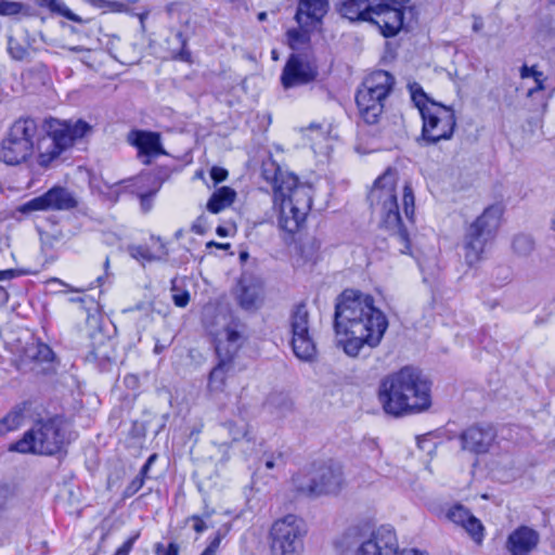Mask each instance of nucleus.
Masks as SVG:
<instances>
[{"mask_svg": "<svg viewBox=\"0 0 555 555\" xmlns=\"http://www.w3.org/2000/svg\"><path fill=\"white\" fill-rule=\"evenodd\" d=\"M385 313L375 307L373 296L357 289H345L336 298L334 328L338 345L349 357H358L365 348L380 345L388 328Z\"/></svg>", "mask_w": 555, "mask_h": 555, "instance_id": "f257e3e1", "label": "nucleus"}, {"mask_svg": "<svg viewBox=\"0 0 555 555\" xmlns=\"http://www.w3.org/2000/svg\"><path fill=\"white\" fill-rule=\"evenodd\" d=\"M378 399L387 414L402 416L430 406V385L416 369L405 366L385 377Z\"/></svg>", "mask_w": 555, "mask_h": 555, "instance_id": "f03ea898", "label": "nucleus"}, {"mask_svg": "<svg viewBox=\"0 0 555 555\" xmlns=\"http://www.w3.org/2000/svg\"><path fill=\"white\" fill-rule=\"evenodd\" d=\"M72 431L66 417L55 414L34 422L23 437L9 447V451L54 455L65 450L72 441Z\"/></svg>", "mask_w": 555, "mask_h": 555, "instance_id": "7ed1b4c3", "label": "nucleus"}, {"mask_svg": "<svg viewBox=\"0 0 555 555\" xmlns=\"http://www.w3.org/2000/svg\"><path fill=\"white\" fill-rule=\"evenodd\" d=\"M395 186L396 170L388 168L375 180L374 186L369 194V201L373 208L379 210L382 224L391 231V236L402 245L400 251L408 254L410 250V238L402 223Z\"/></svg>", "mask_w": 555, "mask_h": 555, "instance_id": "20e7f679", "label": "nucleus"}, {"mask_svg": "<svg viewBox=\"0 0 555 555\" xmlns=\"http://www.w3.org/2000/svg\"><path fill=\"white\" fill-rule=\"evenodd\" d=\"M244 331L245 325L237 318L230 317L223 328L216 334L215 349L218 363L208 377L209 391H223L228 375L233 369V360L245 343Z\"/></svg>", "mask_w": 555, "mask_h": 555, "instance_id": "39448f33", "label": "nucleus"}, {"mask_svg": "<svg viewBox=\"0 0 555 555\" xmlns=\"http://www.w3.org/2000/svg\"><path fill=\"white\" fill-rule=\"evenodd\" d=\"M42 127L47 138L37 140L41 165H48L57 158L63 152L72 147L78 139H82L91 131V126L81 119L73 121L48 118Z\"/></svg>", "mask_w": 555, "mask_h": 555, "instance_id": "423d86ee", "label": "nucleus"}, {"mask_svg": "<svg viewBox=\"0 0 555 555\" xmlns=\"http://www.w3.org/2000/svg\"><path fill=\"white\" fill-rule=\"evenodd\" d=\"M504 214V205H489L465 230L463 250L465 262L473 267L482 259L486 246L491 243L499 231Z\"/></svg>", "mask_w": 555, "mask_h": 555, "instance_id": "0eeeda50", "label": "nucleus"}, {"mask_svg": "<svg viewBox=\"0 0 555 555\" xmlns=\"http://www.w3.org/2000/svg\"><path fill=\"white\" fill-rule=\"evenodd\" d=\"M395 86V77L386 70L370 74L356 93L359 114L367 125H376L382 117L385 101Z\"/></svg>", "mask_w": 555, "mask_h": 555, "instance_id": "6e6552de", "label": "nucleus"}, {"mask_svg": "<svg viewBox=\"0 0 555 555\" xmlns=\"http://www.w3.org/2000/svg\"><path fill=\"white\" fill-rule=\"evenodd\" d=\"M295 491L306 498L337 494L344 486V473L334 462L313 464L307 470L293 476Z\"/></svg>", "mask_w": 555, "mask_h": 555, "instance_id": "1a4fd4ad", "label": "nucleus"}, {"mask_svg": "<svg viewBox=\"0 0 555 555\" xmlns=\"http://www.w3.org/2000/svg\"><path fill=\"white\" fill-rule=\"evenodd\" d=\"M38 125L34 118L17 119L9 129L0 145V160L17 165L31 156L35 149Z\"/></svg>", "mask_w": 555, "mask_h": 555, "instance_id": "9d476101", "label": "nucleus"}, {"mask_svg": "<svg viewBox=\"0 0 555 555\" xmlns=\"http://www.w3.org/2000/svg\"><path fill=\"white\" fill-rule=\"evenodd\" d=\"M347 547H356V555H393L398 551V540L390 526H382L370 537L360 527L349 528L343 535Z\"/></svg>", "mask_w": 555, "mask_h": 555, "instance_id": "9b49d317", "label": "nucleus"}, {"mask_svg": "<svg viewBox=\"0 0 555 555\" xmlns=\"http://www.w3.org/2000/svg\"><path fill=\"white\" fill-rule=\"evenodd\" d=\"M422 134L418 143L422 146L435 145L441 140L452 138L456 118L452 107L430 102L429 108L422 109Z\"/></svg>", "mask_w": 555, "mask_h": 555, "instance_id": "f8f14e48", "label": "nucleus"}, {"mask_svg": "<svg viewBox=\"0 0 555 555\" xmlns=\"http://www.w3.org/2000/svg\"><path fill=\"white\" fill-rule=\"evenodd\" d=\"M306 532L304 520L296 515L289 514L274 521L270 530L272 555H299Z\"/></svg>", "mask_w": 555, "mask_h": 555, "instance_id": "ddd939ff", "label": "nucleus"}, {"mask_svg": "<svg viewBox=\"0 0 555 555\" xmlns=\"http://www.w3.org/2000/svg\"><path fill=\"white\" fill-rule=\"evenodd\" d=\"M312 205L311 188L300 184L280 204L279 227L287 233H295L305 222Z\"/></svg>", "mask_w": 555, "mask_h": 555, "instance_id": "4468645a", "label": "nucleus"}, {"mask_svg": "<svg viewBox=\"0 0 555 555\" xmlns=\"http://www.w3.org/2000/svg\"><path fill=\"white\" fill-rule=\"evenodd\" d=\"M289 326L294 354L302 361H311L315 357L317 347L310 334L309 311L305 302H299L292 309Z\"/></svg>", "mask_w": 555, "mask_h": 555, "instance_id": "2eb2a0df", "label": "nucleus"}, {"mask_svg": "<svg viewBox=\"0 0 555 555\" xmlns=\"http://www.w3.org/2000/svg\"><path fill=\"white\" fill-rule=\"evenodd\" d=\"M318 76L319 66L315 60L306 54L292 53L282 69L280 80L283 88L287 90L311 83Z\"/></svg>", "mask_w": 555, "mask_h": 555, "instance_id": "dca6fc26", "label": "nucleus"}, {"mask_svg": "<svg viewBox=\"0 0 555 555\" xmlns=\"http://www.w3.org/2000/svg\"><path fill=\"white\" fill-rule=\"evenodd\" d=\"M78 206L74 193L62 186H53L40 196L34 197L20 207L22 214L38 210H70Z\"/></svg>", "mask_w": 555, "mask_h": 555, "instance_id": "f3484780", "label": "nucleus"}, {"mask_svg": "<svg viewBox=\"0 0 555 555\" xmlns=\"http://www.w3.org/2000/svg\"><path fill=\"white\" fill-rule=\"evenodd\" d=\"M391 1L376 0L371 10L370 23L377 26L386 38L396 36L403 26V10Z\"/></svg>", "mask_w": 555, "mask_h": 555, "instance_id": "a211bd4d", "label": "nucleus"}, {"mask_svg": "<svg viewBox=\"0 0 555 555\" xmlns=\"http://www.w3.org/2000/svg\"><path fill=\"white\" fill-rule=\"evenodd\" d=\"M496 431L491 425H473L461 435L462 449L475 454H485L495 440Z\"/></svg>", "mask_w": 555, "mask_h": 555, "instance_id": "6ab92c4d", "label": "nucleus"}, {"mask_svg": "<svg viewBox=\"0 0 555 555\" xmlns=\"http://www.w3.org/2000/svg\"><path fill=\"white\" fill-rule=\"evenodd\" d=\"M128 141L138 149L140 157H145L143 160L145 165L151 164V158L167 155L163 149L158 132L132 130L128 135Z\"/></svg>", "mask_w": 555, "mask_h": 555, "instance_id": "aec40b11", "label": "nucleus"}, {"mask_svg": "<svg viewBox=\"0 0 555 555\" xmlns=\"http://www.w3.org/2000/svg\"><path fill=\"white\" fill-rule=\"evenodd\" d=\"M327 0H299L295 20L302 28L314 27L327 12Z\"/></svg>", "mask_w": 555, "mask_h": 555, "instance_id": "412c9836", "label": "nucleus"}, {"mask_svg": "<svg viewBox=\"0 0 555 555\" xmlns=\"http://www.w3.org/2000/svg\"><path fill=\"white\" fill-rule=\"evenodd\" d=\"M538 542V532L527 526H521L508 535L506 548L512 555H528L535 548Z\"/></svg>", "mask_w": 555, "mask_h": 555, "instance_id": "4be33fe9", "label": "nucleus"}, {"mask_svg": "<svg viewBox=\"0 0 555 555\" xmlns=\"http://www.w3.org/2000/svg\"><path fill=\"white\" fill-rule=\"evenodd\" d=\"M261 288L253 279L242 276L237 283L235 297L238 306L246 311H254L259 307Z\"/></svg>", "mask_w": 555, "mask_h": 555, "instance_id": "5701e85b", "label": "nucleus"}, {"mask_svg": "<svg viewBox=\"0 0 555 555\" xmlns=\"http://www.w3.org/2000/svg\"><path fill=\"white\" fill-rule=\"evenodd\" d=\"M376 0H344L339 7V13L350 22L371 21V10Z\"/></svg>", "mask_w": 555, "mask_h": 555, "instance_id": "b1692460", "label": "nucleus"}, {"mask_svg": "<svg viewBox=\"0 0 555 555\" xmlns=\"http://www.w3.org/2000/svg\"><path fill=\"white\" fill-rule=\"evenodd\" d=\"M151 241H155V243L157 244L154 250H152L146 245H129L127 248L129 255L133 259L141 262L143 266L145 264V262L162 260L166 258L168 255V250L159 237H155L154 235H152Z\"/></svg>", "mask_w": 555, "mask_h": 555, "instance_id": "393cba45", "label": "nucleus"}, {"mask_svg": "<svg viewBox=\"0 0 555 555\" xmlns=\"http://www.w3.org/2000/svg\"><path fill=\"white\" fill-rule=\"evenodd\" d=\"M300 186L298 178L293 173L282 172L279 170L273 179L274 198L281 201L288 197V193H293L295 189Z\"/></svg>", "mask_w": 555, "mask_h": 555, "instance_id": "a878e982", "label": "nucleus"}, {"mask_svg": "<svg viewBox=\"0 0 555 555\" xmlns=\"http://www.w3.org/2000/svg\"><path fill=\"white\" fill-rule=\"evenodd\" d=\"M236 196V192L230 186L217 189L207 202V209L211 214H218L231 206Z\"/></svg>", "mask_w": 555, "mask_h": 555, "instance_id": "bb28decb", "label": "nucleus"}, {"mask_svg": "<svg viewBox=\"0 0 555 555\" xmlns=\"http://www.w3.org/2000/svg\"><path fill=\"white\" fill-rule=\"evenodd\" d=\"M223 428L228 430L234 442L244 441L247 443V448L244 451H254V436L244 421H228L223 424Z\"/></svg>", "mask_w": 555, "mask_h": 555, "instance_id": "cd10ccee", "label": "nucleus"}, {"mask_svg": "<svg viewBox=\"0 0 555 555\" xmlns=\"http://www.w3.org/2000/svg\"><path fill=\"white\" fill-rule=\"evenodd\" d=\"M36 4L40 8H47L51 13L61 15L72 22L86 24L88 20H83L74 13L62 0H36Z\"/></svg>", "mask_w": 555, "mask_h": 555, "instance_id": "c85d7f7f", "label": "nucleus"}, {"mask_svg": "<svg viewBox=\"0 0 555 555\" xmlns=\"http://www.w3.org/2000/svg\"><path fill=\"white\" fill-rule=\"evenodd\" d=\"M24 420V409L15 406L4 417L0 420V436H4L10 431L21 427Z\"/></svg>", "mask_w": 555, "mask_h": 555, "instance_id": "c756f323", "label": "nucleus"}, {"mask_svg": "<svg viewBox=\"0 0 555 555\" xmlns=\"http://www.w3.org/2000/svg\"><path fill=\"white\" fill-rule=\"evenodd\" d=\"M91 338L94 340L92 343V349L88 356L93 360H107L109 359L108 348L111 347V341L108 338L104 336L103 333L94 332L91 334Z\"/></svg>", "mask_w": 555, "mask_h": 555, "instance_id": "7c9ffc66", "label": "nucleus"}, {"mask_svg": "<svg viewBox=\"0 0 555 555\" xmlns=\"http://www.w3.org/2000/svg\"><path fill=\"white\" fill-rule=\"evenodd\" d=\"M172 40L178 44V48L171 49V57L176 61L191 63L192 54L188 49V38L184 36V34L182 31H176L173 34Z\"/></svg>", "mask_w": 555, "mask_h": 555, "instance_id": "2f4dec72", "label": "nucleus"}, {"mask_svg": "<svg viewBox=\"0 0 555 555\" xmlns=\"http://www.w3.org/2000/svg\"><path fill=\"white\" fill-rule=\"evenodd\" d=\"M312 27H300L288 29L286 33L287 42L292 50H298L310 41V29Z\"/></svg>", "mask_w": 555, "mask_h": 555, "instance_id": "473e14b6", "label": "nucleus"}, {"mask_svg": "<svg viewBox=\"0 0 555 555\" xmlns=\"http://www.w3.org/2000/svg\"><path fill=\"white\" fill-rule=\"evenodd\" d=\"M513 250L519 256H528L534 249V242L531 236L518 234L512 243Z\"/></svg>", "mask_w": 555, "mask_h": 555, "instance_id": "72a5a7b5", "label": "nucleus"}, {"mask_svg": "<svg viewBox=\"0 0 555 555\" xmlns=\"http://www.w3.org/2000/svg\"><path fill=\"white\" fill-rule=\"evenodd\" d=\"M321 243L317 238H311L300 246V255L307 262L315 263L319 258Z\"/></svg>", "mask_w": 555, "mask_h": 555, "instance_id": "f704fd0d", "label": "nucleus"}, {"mask_svg": "<svg viewBox=\"0 0 555 555\" xmlns=\"http://www.w3.org/2000/svg\"><path fill=\"white\" fill-rule=\"evenodd\" d=\"M463 528L476 543L479 544L482 542L485 527L477 517L472 515V517L466 521Z\"/></svg>", "mask_w": 555, "mask_h": 555, "instance_id": "c9c22d12", "label": "nucleus"}, {"mask_svg": "<svg viewBox=\"0 0 555 555\" xmlns=\"http://www.w3.org/2000/svg\"><path fill=\"white\" fill-rule=\"evenodd\" d=\"M472 513L461 504L453 505L447 513V517L455 525L464 526L472 517Z\"/></svg>", "mask_w": 555, "mask_h": 555, "instance_id": "e433bc0d", "label": "nucleus"}, {"mask_svg": "<svg viewBox=\"0 0 555 555\" xmlns=\"http://www.w3.org/2000/svg\"><path fill=\"white\" fill-rule=\"evenodd\" d=\"M302 134L305 139L311 142V146H313L314 143L322 142L326 138V131L323 129V126L315 122L302 129Z\"/></svg>", "mask_w": 555, "mask_h": 555, "instance_id": "4c0bfd02", "label": "nucleus"}, {"mask_svg": "<svg viewBox=\"0 0 555 555\" xmlns=\"http://www.w3.org/2000/svg\"><path fill=\"white\" fill-rule=\"evenodd\" d=\"M177 279L171 280V297L172 301L177 307L184 308L190 301V293L185 289H181L177 284Z\"/></svg>", "mask_w": 555, "mask_h": 555, "instance_id": "58836bf2", "label": "nucleus"}, {"mask_svg": "<svg viewBox=\"0 0 555 555\" xmlns=\"http://www.w3.org/2000/svg\"><path fill=\"white\" fill-rule=\"evenodd\" d=\"M403 211L408 220L413 221L414 216V194L413 190L410 185H404L403 188Z\"/></svg>", "mask_w": 555, "mask_h": 555, "instance_id": "ea45409f", "label": "nucleus"}, {"mask_svg": "<svg viewBox=\"0 0 555 555\" xmlns=\"http://www.w3.org/2000/svg\"><path fill=\"white\" fill-rule=\"evenodd\" d=\"M411 93L412 100L421 114L423 108H429L430 102L433 101L429 100V98L418 85L411 87Z\"/></svg>", "mask_w": 555, "mask_h": 555, "instance_id": "a19ab883", "label": "nucleus"}, {"mask_svg": "<svg viewBox=\"0 0 555 555\" xmlns=\"http://www.w3.org/2000/svg\"><path fill=\"white\" fill-rule=\"evenodd\" d=\"M8 52L16 61H23L28 55L27 49L12 36L8 38Z\"/></svg>", "mask_w": 555, "mask_h": 555, "instance_id": "79ce46f5", "label": "nucleus"}, {"mask_svg": "<svg viewBox=\"0 0 555 555\" xmlns=\"http://www.w3.org/2000/svg\"><path fill=\"white\" fill-rule=\"evenodd\" d=\"M53 351L52 349L46 345V344H38L29 357L38 362H50L53 360Z\"/></svg>", "mask_w": 555, "mask_h": 555, "instance_id": "37998d69", "label": "nucleus"}, {"mask_svg": "<svg viewBox=\"0 0 555 555\" xmlns=\"http://www.w3.org/2000/svg\"><path fill=\"white\" fill-rule=\"evenodd\" d=\"M86 2L90 3L91 5L99 8V9H109L114 12H124L127 11L128 4L117 1H107V0H85Z\"/></svg>", "mask_w": 555, "mask_h": 555, "instance_id": "c03bdc74", "label": "nucleus"}, {"mask_svg": "<svg viewBox=\"0 0 555 555\" xmlns=\"http://www.w3.org/2000/svg\"><path fill=\"white\" fill-rule=\"evenodd\" d=\"M24 4L17 1L0 0V15L13 16L20 14Z\"/></svg>", "mask_w": 555, "mask_h": 555, "instance_id": "a18cd8bd", "label": "nucleus"}, {"mask_svg": "<svg viewBox=\"0 0 555 555\" xmlns=\"http://www.w3.org/2000/svg\"><path fill=\"white\" fill-rule=\"evenodd\" d=\"M230 530V525H223L220 527L217 532L214 534L212 538H210L208 545L206 546V550H208L210 553L216 555L217 551L219 550L220 543L222 539L227 535V533Z\"/></svg>", "mask_w": 555, "mask_h": 555, "instance_id": "49530a36", "label": "nucleus"}, {"mask_svg": "<svg viewBox=\"0 0 555 555\" xmlns=\"http://www.w3.org/2000/svg\"><path fill=\"white\" fill-rule=\"evenodd\" d=\"M144 480L141 477L135 476L124 489L122 498L129 499L133 496L144 486Z\"/></svg>", "mask_w": 555, "mask_h": 555, "instance_id": "de8ad7c7", "label": "nucleus"}, {"mask_svg": "<svg viewBox=\"0 0 555 555\" xmlns=\"http://www.w3.org/2000/svg\"><path fill=\"white\" fill-rule=\"evenodd\" d=\"M179 545L176 542H170L167 547L163 543L158 542L154 545V552L156 555H179Z\"/></svg>", "mask_w": 555, "mask_h": 555, "instance_id": "09e8293b", "label": "nucleus"}, {"mask_svg": "<svg viewBox=\"0 0 555 555\" xmlns=\"http://www.w3.org/2000/svg\"><path fill=\"white\" fill-rule=\"evenodd\" d=\"M12 496V488L7 483L0 485V513L8 507V503Z\"/></svg>", "mask_w": 555, "mask_h": 555, "instance_id": "8fccbe9b", "label": "nucleus"}, {"mask_svg": "<svg viewBox=\"0 0 555 555\" xmlns=\"http://www.w3.org/2000/svg\"><path fill=\"white\" fill-rule=\"evenodd\" d=\"M139 535L140 533L137 532L134 533L133 535H131L130 538H128L121 546H119L116 552L114 553V555H129L131 550L133 548V545L135 543V541L139 539Z\"/></svg>", "mask_w": 555, "mask_h": 555, "instance_id": "3c124183", "label": "nucleus"}, {"mask_svg": "<svg viewBox=\"0 0 555 555\" xmlns=\"http://www.w3.org/2000/svg\"><path fill=\"white\" fill-rule=\"evenodd\" d=\"M188 521H193V529L197 533L204 532L209 525L206 522V520L203 519L202 516L198 515H192L188 518Z\"/></svg>", "mask_w": 555, "mask_h": 555, "instance_id": "603ef678", "label": "nucleus"}, {"mask_svg": "<svg viewBox=\"0 0 555 555\" xmlns=\"http://www.w3.org/2000/svg\"><path fill=\"white\" fill-rule=\"evenodd\" d=\"M228 177V171L222 167L214 166L210 169V178L214 180L215 184L223 182Z\"/></svg>", "mask_w": 555, "mask_h": 555, "instance_id": "864d4df0", "label": "nucleus"}, {"mask_svg": "<svg viewBox=\"0 0 555 555\" xmlns=\"http://www.w3.org/2000/svg\"><path fill=\"white\" fill-rule=\"evenodd\" d=\"M157 190L150 191L140 195L141 208L144 212L152 208V198L156 194Z\"/></svg>", "mask_w": 555, "mask_h": 555, "instance_id": "5fc2aeb1", "label": "nucleus"}, {"mask_svg": "<svg viewBox=\"0 0 555 555\" xmlns=\"http://www.w3.org/2000/svg\"><path fill=\"white\" fill-rule=\"evenodd\" d=\"M156 459H157V454H155V453L151 454L147 457L146 462L141 467V469L137 476L141 477L145 481V479L149 477L147 474H149L152 465L155 463Z\"/></svg>", "mask_w": 555, "mask_h": 555, "instance_id": "6e6d98bb", "label": "nucleus"}, {"mask_svg": "<svg viewBox=\"0 0 555 555\" xmlns=\"http://www.w3.org/2000/svg\"><path fill=\"white\" fill-rule=\"evenodd\" d=\"M22 274V271L16 269L0 270V281L12 280Z\"/></svg>", "mask_w": 555, "mask_h": 555, "instance_id": "4d7b16f0", "label": "nucleus"}, {"mask_svg": "<svg viewBox=\"0 0 555 555\" xmlns=\"http://www.w3.org/2000/svg\"><path fill=\"white\" fill-rule=\"evenodd\" d=\"M192 230L198 234H204L206 232L204 216H199L196 219V221L192 225Z\"/></svg>", "mask_w": 555, "mask_h": 555, "instance_id": "13d9d810", "label": "nucleus"}, {"mask_svg": "<svg viewBox=\"0 0 555 555\" xmlns=\"http://www.w3.org/2000/svg\"><path fill=\"white\" fill-rule=\"evenodd\" d=\"M542 76L543 74L540 72L539 74H534V80L537 82V87L534 88H531L529 91H528V95L531 96L535 91L538 90H543L544 89V85H543V80H542Z\"/></svg>", "mask_w": 555, "mask_h": 555, "instance_id": "bf43d9fd", "label": "nucleus"}, {"mask_svg": "<svg viewBox=\"0 0 555 555\" xmlns=\"http://www.w3.org/2000/svg\"><path fill=\"white\" fill-rule=\"evenodd\" d=\"M119 38L116 35L108 36V41L106 43V51L109 53V55L114 59L116 56L113 53V50L115 48V40H118Z\"/></svg>", "mask_w": 555, "mask_h": 555, "instance_id": "052dcab7", "label": "nucleus"}, {"mask_svg": "<svg viewBox=\"0 0 555 555\" xmlns=\"http://www.w3.org/2000/svg\"><path fill=\"white\" fill-rule=\"evenodd\" d=\"M539 73L540 72H537L532 67H528L527 65H524L520 69L521 78H528V77L534 78V74H539Z\"/></svg>", "mask_w": 555, "mask_h": 555, "instance_id": "680f3d73", "label": "nucleus"}, {"mask_svg": "<svg viewBox=\"0 0 555 555\" xmlns=\"http://www.w3.org/2000/svg\"><path fill=\"white\" fill-rule=\"evenodd\" d=\"M483 28V21L480 16H474L473 30L479 33Z\"/></svg>", "mask_w": 555, "mask_h": 555, "instance_id": "e2e57ef3", "label": "nucleus"}, {"mask_svg": "<svg viewBox=\"0 0 555 555\" xmlns=\"http://www.w3.org/2000/svg\"><path fill=\"white\" fill-rule=\"evenodd\" d=\"M217 247V248H220V249H228L230 248V244L229 243H217L215 241H210L206 244V247L207 248H210V247Z\"/></svg>", "mask_w": 555, "mask_h": 555, "instance_id": "0e129e2a", "label": "nucleus"}, {"mask_svg": "<svg viewBox=\"0 0 555 555\" xmlns=\"http://www.w3.org/2000/svg\"><path fill=\"white\" fill-rule=\"evenodd\" d=\"M9 300V294L3 286H0V306L7 305Z\"/></svg>", "mask_w": 555, "mask_h": 555, "instance_id": "69168bd1", "label": "nucleus"}, {"mask_svg": "<svg viewBox=\"0 0 555 555\" xmlns=\"http://www.w3.org/2000/svg\"><path fill=\"white\" fill-rule=\"evenodd\" d=\"M214 514H215V509L214 508L205 507V509L203 511V513L199 516H202L204 520H207Z\"/></svg>", "mask_w": 555, "mask_h": 555, "instance_id": "338daca9", "label": "nucleus"}, {"mask_svg": "<svg viewBox=\"0 0 555 555\" xmlns=\"http://www.w3.org/2000/svg\"><path fill=\"white\" fill-rule=\"evenodd\" d=\"M216 233L221 236V237H224V236H228L229 234V230L222 225H219L217 229H216Z\"/></svg>", "mask_w": 555, "mask_h": 555, "instance_id": "774afa93", "label": "nucleus"}]
</instances>
